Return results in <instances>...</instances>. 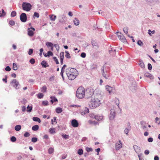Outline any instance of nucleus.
I'll list each match as a JSON object with an SVG mask.
<instances>
[{"label": "nucleus", "mask_w": 160, "mask_h": 160, "mask_svg": "<svg viewBox=\"0 0 160 160\" xmlns=\"http://www.w3.org/2000/svg\"><path fill=\"white\" fill-rule=\"evenodd\" d=\"M100 104V100L98 98H95V96H93L91 97L88 105L91 108L94 109L99 106Z\"/></svg>", "instance_id": "nucleus-1"}, {"label": "nucleus", "mask_w": 160, "mask_h": 160, "mask_svg": "<svg viewBox=\"0 0 160 160\" xmlns=\"http://www.w3.org/2000/svg\"><path fill=\"white\" fill-rule=\"evenodd\" d=\"M77 97L79 98H82L85 96V91L84 88L80 87L77 90L76 92Z\"/></svg>", "instance_id": "nucleus-2"}, {"label": "nucleus", "mask_w": 160, "mask_h": 160, "mask_svg": "<svg viewBox=\"0 0 160 160\" xmlns=\"http://www.w3.org/2000/svg\"><path fill=\"white\" fill-rule=\"evenodd\" d=\"M22 7L23 10L28 12L31 9L32 5L29 3L24 2L22 4Z\"/></svg>", "instance_id": "nucleus-3"}, {"label": "nucleus", "mask_w": 160, "mask_h": 160, "mask_svg": "<svg viewBox=\"0 0 160 160\" xmlns=\"http://www.w3.org/2000/svg\"><path fill=\"white\" fill-rule=\"evenodd\" d=\"M10 84L13 87L15 88L16 89H19L20 84L19 82L16 79H14L12 80Z\"/></svg>", "instance_id": "nucleus-4"}, {"label": "nucleus", "mask_w": 160, "mask_h": 160, "mask_svg": "<svg viewBox=\"0 0 160 160\" xmlns=\"http://www.w3.org/2000/svg\"><path fill=\"white\" fill-rule=\"evenodd\" d=\"M94 92L93 89H87L86 90V92H85V95L86 98H88L90 97H92L93 96Z\"/></svg>", "instance_id": "nucleus-5"}, {"label": "nucleus", "mask_w": 160, "mask_h": 160, "mask_svg": "<svg viewBox=\"0 0 160 160\" xmlns=\"http://www.w3.org/2000/svg\"><path fill=\"white\" fill-rule=\"evenodd\" d=\"M116 34H117L118 38L121 41L123 42H126V39L122 33L119 32H117Z\"/></svg>", "instance_id": "nucleus-6"}, {"label": "nucleus", "mask_w": 160, "mask_h": 160, "mask_svg": "<svg viewBox=\"0 0 160 160\" xmlns=\"http://www.w3.org/2000/svg\"><path fill=\"white\" fill-rule=\"evenodd\" d=\"M102 73V76L106 79H108L109 77V75L108 74L106 70H104V67L103 66L101 69Z\"/></svg>", "instance_id": "nucleus-7"}, {"label": "nucleus", "mask_w": 160, "mask_h": 160, "mask_svg": "<svg viewBox=\"0 0 160 160\" xmlns=\"http://www.w3.org/2000/svg\"><path fill=\"white\" fill-rule=\"evenodd\" d=\"M67 73H69L71 74H75V73H78V72L77 70L75 68H68L67 69V71H66L67 74Z\"/></svg>", "instance_id": "nucleus-8"}, {"label": "nucleus", "mask_w": 160, "mask_h": 160, "mask_svg": "<svg viewBox=\"0 0 160 160\" xmlns=\"http://www.w3.org/2000/svg\"><path fill=\"white\" fill-rule=\"evenodd\" d=\"M78 74V73H76L75 74H70L69 73H67V76L68 77V79L70 80H73L75 78L76 76H77Z\"/></svg>", "instance_id": "nucleus-9"}, {"label": "nucleus", "mask_w": 160, "mask_h": 160, "mask_svg": "<svg viewBox=\"0 0 160 160\" xmlns=\"http://www.w3.org/2000/svg\"><path fill=\"white\" fill-rule=\"evenodd\" d=\"M20 19L22 22H25L27 20L26 14L24 13H21L20 15Z\"/></svg>", "instance_id": "nucleus-10"}, {"label": "nucleus", "mask_w": 160, "mask_h": 160, "mask_svg": "<svg viewBox=\"0 0 160 160\" xmlns=\"http://www.w3.org/2000/svg\"><path fill=\"white\" fill-rule=\"evenodd\" d=\"M71 124L73 127L75 128L77 127L78 126V123L76 119H73L72 120Z\"/></svg>", "instance_id": "nucleus-11"}, {"label": "nucleus", "mask_w": 160, "mask_h": 160, "mask_svg": "<svg viewBox=\"0 0 160 160\" xmlns=\"http://www.w3.org/2000/svg\"><path fill=\"white\" fill-rule=\"evenodd\" d=\"M115 116V112L112 110L111 111L109 116V119L110 120H113L114 119Z\"/></svg>", "instance_id": "nucleus-12"}, {"label": "nucleus", "mask_w": 160, "mask_h": 160, "mask_svg": "<svg viewBox=\"0 0 160 160\" xmlns=\"http://www.w3.org/2000/svg\"><path fill=\"white\" fill-rule=\"evenodd\" d=\"M122 144L120 140H119V142L116 143V148L117 150H118L122 147Z\"/></svg>", "instance_id": "nucleus-13"}, {"label": "nucleus", "mask_w": 160, "mask_h": 160, "mask_svg": "<svg viewBox=\"0 0 160 160\" xmlns=\"http://www.w3.org/2000/svg\"><path fill=\"white\" fill-rule=\"evenodd\" d=\"M147 2L153 4L158 3L160 2V0H146Z\"/></svg>", "instance_id": "nucleus-14"}, {"label": "nucleus", "mask_w": 160, "mask_h": 160, "mask_svg": "<svg viewBox=\"0 0 160 160\" xmlns=\"http://www.w3.org/2000/svg\"><path fill=\"white\" fill-rule=\"evenodd\" d=\"M133 148L136 152L138 153L141 152V149L140 147L136 145L133 146Z\"/></svg>", "instance_id": "nucleus-15"}, {"label": "nucleus", "mask_w": 160, "mask_h": 160, "mask_svg": "<svg viewBox=\"0 0 160 160\" xmlns=\"http://www.w3.org/2000/svg\"><path fill=\"white\" fill-rule=\"evenodd\" d=\"M106 89L108 92L110 94L112 92L113 87L109 85H106Z\"/></svg>", "instance_id": "nucleus-16"}, {"label": "nucleus", "mask_w": 160, "mask_h": 160, "mask_svg": "<svg viewBox=\"0 0 160 160\" xmlns=\"http://www.w3.org/2000/svg\"><path fill=\"white\" fill-rule=\"evenodd\" d=\"M128 128H126L125 129L124 131V132L125 133H126L127 135H128V133L129 131L131 130V127L130 126V123H128Z\"/></svg>", "instance_id": "nucleus-17"}, {"label": "nucleus", "mask_w": 160, "mask_h": 160, "mask_svg": "<svg viewBox=\"0 0 160 160\" xmlns=\"http://www.w3.org/2000/svg\"><path fill=\"white\" fill-rule=\"evenodd\" d=\"M30 28H28V34L29 36L32 37L33 35L34 32L33 31L30 30Z\"/></svg>", "instance_id": "nucleus-18"}, {"label": "nucleus", "mask_w": 160, "mask_h": 160, "mask_svg": "<svg viewBox=\"0 0 160 160\" xmlns=\"http://www.w3.org/2000/svg\"><path fill=\"white\" fill-rule=\"evenodd\" d=\"M144 76L146 77L150 78L151 79H152L154 78L153 77L151 74H150L148 72L145 73Z\"/></svg>", "instance_id": "nucleus-19"}, {"label": "nucleus", "mask_w": 160, "mask_h": 160, "mask_svg": "<svg viewBox=\"0 0 160 160\" xmlns=\"http://www.w3.org/2000/svg\"><path fill=\"white\" fill-rule=\"evenodd\" d=\"M139 62H140L139 65H140V67L143 68H144L145 67V66L142 60L141 59L139 60Z\"/></svg>", "instance_id": "nucleus-20"}, {"label": "nucleus", "mask_w": 160, "mask_h": 160, "mask_svg": "<svg viewBox=\"0 0 160 160\" xmlns=\"http://www.w3.org/2000/svg\"><path fill=\"white\" fill-rule=\"evenodd\" d=\"M41 64L42 65V67H43V68H45L48 66V63L45 61H43L41 62Z\"/></svg>", "instance_id": "nucleus-21"}, {"label": "nucleus", "mask_w": 160, "mask_h": 160, "mask_svg": "<svg viewBox=\"0 0 160 160\" xmlns=\"http://www.w3.org/2000/svg\"><path fill=\"white\" fill-rule=\"evenodd\" d=\"M73 23L75 25L78 26L79 24V21L76 18H75L73 20Z\"/></svg>", "instance_id": "nucleus-22"}, {"label": "nucleus", "mask_w": 160, "mask_h": 160, "mask_svg": "<svg viewBox=\"0 0 160 160\" xmlns=\"http://www.w3.org/2000/svg\"><path fill=\"white\" fill-rule=\"evenodd\" d=\"M56 112L58 113H60L62 112V109L61 108L58 107L56 109Z\"/></svg>", "instance_id": "nucleus-23"}, {"label": "nucleus", "mask_w": 160, "mask_h": 160, "mask_svg": "<svg viewBox=\"0 0 160 160\" xmlns=\"http://www.w3.org/2000/svg\"><path fill=\"white\" fill-rule=\"evenodd\" d=\"M95 119L98 121H100L102 120L103 118V116H98V115L95 116L94 117Z\"/></svg>", "instance_id": "nucleus-24"}, {"label": "nucleus", "mask_w": 160, "mask_h": 160, "mask_svg": "<svg viewBox=\"0 0 160 160\" xmlns=\"http://www.w3.org/2000/svg\"><path fill=\"white\" fill-rule=\"evenodd\" d=\"M32 120L34 121L38 122L39 123L41 122V120L40 119L37 117H33L32 118Z\"/></svg>", "instance_id": "nucleus-25"}, {"label": "nucleus", "mask_w": 160, "mask_h": 160, "mask_svg": "<svg viewBox=\"0 0 160 160\" xmlns=\"http://www.w3.org/2000/svg\"><path fill=\"white\" fill-rule=\"evenodd\" d=\"M21 126L19 125H17L15 127V130L17 131H20L21 129Z\"/></svg>", "instance_id": "nucleus-26"}, {"label": "nucleus", "mask_w": 160, "mask_h": 160, "mask_svg": "<svg viewBox=\"0 0 160 160\" xmlns=\"http://www.w3.org/2000/svg\"><path fill=\"white\" fill-rule=\"evenodd\" d=\"M39 126L38 125H35L32 127V129L34 131H36L38 129Z\"/></svg>", "instance_id": "nucleus-27"}, {"label": "nucleus", "mask_w": 160, "mask_h": 160, "mask_svg": "<svg viewBox=\"0 0 160 160\" xmlns=\"http://www.w3.org/2000/svg\"><path fill=\"white\" fill-rule=\"evenodd\" d=\"M50 17V20L53 21H54L56 18V16L53 15H51Z\"/></svg>", "instance_id": "nucleus-28"}, {"label": "nucleus", "mask_w": 160, "mask_h": 160, "mask_svg": "<svg viewBox=\"0 0 160 160\" xmlns=\"http://www.w3.org/2000/svg\"><path fill=\"white\" fill-rule=\"evenodd\" d=\"M46 45L48 47L50 48L52 47V46H53V44L52 42H47L46 43Z\"/></svg>", "instance_id": "nucleus-29"}, {"label": "nucleus", "mask_w": 160, "mask_h": 160, "mask_svg": "<svg viewBox=\"0 0 160 160\" xmlns=\"http://www.w3.org/2000/svg\"><path fill=\"white\" fill-rule=\"evenodd\" d=\"M32 106H29L28 105L27 107V111L28 112H31L32 109Z\"/></svg>", "instance_id": "nucleus-30"}, {"label": "nucleus", "mask_w": 160, "mask_h": 160, "mask_svg": "<svg viewBox=\"0 0 160 160\" xmlns=\"http://www.w3.org/2000/svg\"><path fill=\"white\" fill-rule=\"evenodd\" d=\"M42 105L44 106H48V101H43L42 102Z\"/></svg>", "instance_id": "nucleus-31"}, {"label": "nucleus", "mask_w": 160, "mask_h": 160, "mask_svg": "<svg viewBox=\"0 0 160 160\" xmlns=\"http://www.w3.org/2000/svg\"><path fill=\"white\" fill-rule=\"evenodd\" d=\"M54 151V149L53 148H49L48 150V153L50 154H52Z\"/></svg>", "instance_id": "nucleus-32"}, {"label": "nucleus", "mask_w": 160, "mask_h": 160, "mask_svg": "<svg viewBox=\"0 0 160 160\" xmlns=\"http://www.w3.org/2000/svg\"><path fill=\"white\" fill-rule=\"evenodd\" d=\"M66 54L65 55V57L67 58H71V57L70 56V54L68 52L66 51L65 52Z\"/></svg>", "instance_id": "nucleus-33"}, {"label": "nucleus", "mask_w": 160, "mask_h": 160, "mask_svg": "<svg viewBox=\"0 0 160 160\" xmlns=\"http://www.w3.org/2000/svg\"><path fill=\"white\" fill-rule=\"evenodd\" d=\"M83 151L82 149H79L78 150V153L80 155H81L83 154Z\"/></svg>", "instance_id": "nucleus-34"}, {"label": "nucleus", "mask_w": 160, "mask_h": 160, "mask_svg": "<svg viewBox=\"0 0 160 160\" xmlns=\"http://www.w3.org/2000/svg\"><path fill=\"white\" fill-rule=\"evenodd\" d=\"M47 87L45 86H43L41 88V92H45L46 91Z\"/></svg>", "instance_id": "nucleus-35"}, {"label": "nucleus", "mask_w": 160, "mask_h": 160, "mask_svg": "<svg viewBox=\"0 0 160 160\" xmlns=\"http://www.w3.org/2000/svg\"><path fill=\"white\" fill-rule=\"evenodd\" d=\"M11 141L12 142H15L16 141V138L14 136H12L10 138Z\"/></svg>", "instance_id": "nucleus-36"}, {"label": "nucleus", "mask_w": 160, "mask_h": 160, "mask_svg": "<svg viewBox=\"0 0 160 160\" xmlns=\"http://www.w3.org/2000/svg\"><path fill=\"white\" fill-rule=\"evenodd\" d=\"M123 31L126 34L128 33V28L127 27H125L123 28Z\"/></svg>", "instance_id": "nucleus-37"}, {"label": "nucleus", "mask_w": 160, "mask_h": 160, "mask_svg": "<svg viewBox=\"0 0 160 160\" xmlns=\"http://www.w3.org/2000/svg\"><path fill=\"white\" fill-rule=\"evenodd\" d=\"M13 69L14 70H16L18 69L17 65L14 63H13Z\"/></svg>", "instance_id": "nucleus-38"}, {"label": "nucleus", "mask_w": 160, "mask_h": 160, "mask_svg": "<svg viewBox=\"0 0 160 160\" xmlns=\"http://www.w3.org/2000/svg\"><path fill=\"white\" fill-rule=\"evenodd\" d=\"M16 12L15 11H12L11 14V15L12 17H14L16 15Z\"/></svg>", "instance_id": "nucleus-39"}, {"label": "nucleus", "mask_w": 160, "mask_h": 160, "mask_svg": "<svg viewBox=\"0 0 160 160\" xmlns=\"http://www.w3.org/2000/svg\"><path fill=\"white\" fill-rule=\"evenodd\" d=\"M64 52H62L60 53V59H63L64 58Z\"/></svg>", "instance_id": "nucleus-40"}, {"label": "nucleus", "mask_w": 160, "mask_h": 160, "mask_svg": "<svg viewBox=\"0 0 160 160\" xmlns=\"http://www.w3.org/2000/svg\"><path fill=\"white\" fill-rule=\"evenodd\" d=\"M43 94L42 93H39L38 95V97L39 98H42L43 97Z\"/></svg>", "instance_id": "nucleus-41"}, {"label": "nucleus", "mask_w": 160, "mask_h": 160, "mask_svg": "<svg viewBox=\"0 0 160 160\" xmlns=\"http://www.w3.org/2000/svg\"><path fill=\"white\" fill-rule=\"evenodd\" d=\"M138 44L140 46H142L143 45V42L140 40H138L137 42Z\"/></svg>", "instance_id": "nucleus-42"}, {"label": "nucleus", "mask_w": 160, "mask_h": 160, "mask_svg": "<svg viewBox=\"0 0 160 160\" xmlns=\"http://www.w3.org/2000/svg\"><path fill=\"white\" fill-rule=\"evenodd\" d=\"M56 48V49L57 51L59 50L60 47L59 45L58 44H54L53 45Z\"/></svg>", "instance_id": "nucleus-43"}, {"label": "nucleus", "mask_w": 160, "mask_h": 160, "mask_svg": "<svg viewBox=\"0 0 160 160\" xmlns=\"http://www.w3.org/2000/svg\"><path fill=\"white\" fill-rule=\"evenodd\" d=\"M50 98L52 99V100L54 102H58V99L55 97L51 96L50 97Z\"/></svg>", "instance_id": "nucleus-44"}, {"label": "nucleus", "mask_w": 160, "mask_h": 160, "mask_svg": "<svg viewBox=\"0 0 160 160\" xmlns=\"http://www.w3.org/2000/svg\"><path fill=\"white\" fill-rule=\"evenodd\" d=\"M32 142H36L37 140H38V139L37 138H35V137H34V138H32Z\"/></svg>", "instance_id": "nucleus-45"}, {"label": "nucleus", "mask_w": 160, "mask_h": 160, "mask_svg": "<svg viewBox=\"0 0 160 160\" xmlns=\"http://www.w3.org/2000/svg\"><path fill=\"white\" fill-rule=\"evenodd\" d=\"M61 18H62L59 19V22L61 23H62L64 21L63 19L65 18V16L64 15H62V16Z\"/></svg>", "instance_id": "nucleus-46"}, {"label": "nucleus", "mask_w": 160, "mask_h": 160, "mask_svg": "<svg viewBox=\"0 0 160 160\" xmlns=\"http://www.w3.org/2000/svg\"><path fill=\"white\" fill-rule=\"evenodd\" d=\"M29 62L31 63V64H33L35 62V60L34 59L32 58L30 59Z\"/></svg>", "instance_id": "nucleus-47"}, {"label": "nucleus", "mask_w": 160, "mask_h": 160, "mask_svg": "<svg viewBox=\"0 0 160 160\" xmlns=\"http://www.w3.org/2000/svg\"><path fill=\"white\" fill-rule=\"evenodd\" d=\"M115 103L118 106L119 102V100L118 98H116L115 99Z\"/></svg>", "instance_id": "nucleus-48"}, {"label": "nucleus", "mask_w": 160, "mask_h": 160, "mask_svg": "<svg viewBox=\"0 0 160 160\" xmlns=\"http://www.w3.org/2000/svg\"><path fill=\"white\" fill-rule=\"evenodd\" d=\"M53 60L57 64H58L59 63V62L58 61V60L57 59V58L56 57H53Z\"/></svg>", "instance_id": "nucleus-49"}, {"label": "nucleus", "mask_w": 160, "mask_h": 160, "mask_svg": "<svg viewBox=\"0 0 160 160\" xmlns=\"http://www.w3.org/2000/svg\"><path fill=\"white\" fill-rule=\"evenodd\" d=\"M9 24L12 26H13L15 24V22L14 21L11 20L9 22Z\"/></svg>", "instance_id": "nucleus-50"}, {"label": "nucleus", "mask_w": 160, "mask_h": 160, "mask_svg": "<svg viewBox=\"0 0 160 160\" xmlns=\"http://www.w3.org/2000/svg\"><path fill=\"white\" fill-rule=\"evenodd\" d=\"M89 122L90 124H96L98 123V122H96L95 121H92L91 120L89 121Z\"/></svg>", "instance_id": "nucleus-51"}, {"label": "nucleus", "mask_w": 160, "mask_h": 160, "mask_svg": "<svg viewBox=\"0 0 160 160\" xmlns=\"http://www.w3.org/2000/svg\"><path fill=\"white\" fill-rule=\"evenodd\" d=\"M30 135V134L28 132H26L24 134V136L25 137H28Z\"/></svg>", "instance_id": "nucleus-52"}, {"label": "nucleus", "mask_w": 160, "mask_h": 160, "mask_svg": "<svg viewBox=\"0 0 160 160\" xmlns=\"http://www.w3.org/2000/svg\"><path fill=\"white\" fill-rule=\"evenodd\" d=\"M53 55V53L50 51H49L48 52V57H49L50 56H52Z\"/></svg>", "instance_id": "nucleus-53"}, {"label": "nucleus", "mask_w": 160, "mask_h": 160, "mask_svg": "<svg viewBox=\"0 0 160 160\" xmlns=\"http://www.w3.org/2000/svg\"><path fill=\"white\" fill-rule=\"evenodd\" d=\"M62 138H64L65 139H68L69 137L68 135H67L66 134H62Z\"/></svg>", "instance_id": "nucleus-54"}, {"label": "nucleus", "mask_w": 160, "mask_h": 160, "mask_svg": "<svg viewBox=\"0 0 160 160\" xmlns=\"http://www.w3.org/2000/svg\"><path fill=\"white\" fill-rule=\"evenodd\" d=\"M148 69L149 70H151L152 68V66L150 63H148Z\"/></svg>", "instance_id": "nucleus-55"}, {"label": "nucleus", "mask_w": 160, "mask_h": 160, "mask_svg": "<svg viewBox=\"0 0 160 160\" xmlns=\"http://www.w3.org/2000/svg\"><path fill=\"white\" fill-rule=\"evenodd\" d=\"M33 16H34L37 18H39V14L37 12H35L34 14V15Z\"/></svg>", "instance_id": "nucleus-56"}, {"label": "nucleus", "mask_w": 160, "mask_h": 160, "mask_svg": "<svg viewBox=\"0 0 160 160\" xmlns=\"http://www.w3.org/2000/svg\"><path fill=\"white\" fill-rule=\"evenodd\" d=\"M33 50L32 49H30L29 50L28 54L29 55H31L33 53Z\"/></svg>", "instance_id": "nucleus-57"}, {"label": "nucleus", "mask_w": 160, "mask_h": 160, "mask_svg": "<svg viewBox=\"0 0 160 160\" xmlns=\"http://www.w3.org/2000/svg\"><path fill=\"white\" fill-rule=\"evenodd\" d=\"M49 132L50 133H52V134L53 133H54V132H55L54 129V128H50V129H49Z\"/></svg>", "instance_id": "nucleus-58"}, {"label": "nucleus", "mask_w": 160, "mask_h": 160, "mask_svg": "<svg viewBox=\"0 0 160 160\" xmlns=\"http://www.w3.org/2000/svg\"><path fill=\"white\" fill-rule=\"evenodd\" d=\"M81 57L83 58H84L86 56V53L85 52H82L80 55Z\"/></svg>", "instance_id": "nucleus-59"}, {"label": "nucleus", "mask_w": 160, "mask_h": 160, "mask_svg": "<svg viewBox=\"0 0 160 160\" xmlns=\"http://www.w3.org/2000/svg\"><path fill=\"white\" fill-rule=\"evenodd\" d=\"M84 114L88 113L89 112V110L87 108H85V110L84 111Z\"/></svg>", "instance_id": "nucleus-60"}, {"label": "nucleus", "mask_w": 160, "mask_h": 160, "mask_svg": "<svg viewBox=\"0 0 160 160\" xmlns=\"http://www.w3.org/2000/svg\"><path fill=\"white\" fill-rule=\"evenodd\" d=\"M5 70L6 71H9L11 70V69L9 66H8L6 67Z\"/></svg>", "instance_id": "nucleus-61"}, {"label": "nucleus", "mask_w": 160, "mask_h": 160, "mask_svg": "<svg viewBox=\"0 0 160 160\" xmlns=\"http://www.w3.org/2000/svg\"><path fill=\"white\" fill-rule=\"evenodd\" d=\"M86 149L87 152H89L92 151V149L91 148H87Z\"/></svg>", "instance_id": "nucleus-62"}, {"label": "nucleus", "mask_w": 160, "mask_h": 160, "mask_svg": "<svg viewBox=\"0 0 160 160\" xmlns=\"http://www.w3.org/2000/svg\"><path fill=\"white\" fill-rule=\"evenodd\" d=\"M148 140L149 142H151L153 141V138H149L148 139Z\"/></svg>", "instance_id": "nucleus-63"}, {"label": "nucleus", "mask_w": 160, "mask_h": 160, "mask_svg": "<svg viewBox=\"0 0 160 160\" xmlns=\"http://www.w3.org/2000/svg\"><path fill=\"white\" fill-rule=\"evenodd\" d=\"M54 76H52L51 77H50L49 78V80L51 81H52L54 80Z\"/></svg>", "instance_id": "nucleus-64"}]
</instances>
